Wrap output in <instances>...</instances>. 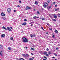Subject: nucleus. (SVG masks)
<instances>
[{"mask_svg": "<svg viewBox=\"0 0 60 60\" xmlns=\"http://www.w3.org/2000/svg\"><path fill=\"white\" fill-rule=\"evenodd\" d=\"M7 29L8 30V31H11V28H10L9 27H7Z\"/></svg>", "mask_w": 60, "mask_h": 60, "instance_id": "4", "label": "nucleus"}, {"mask_svg": "<svg viewBox=\"0 0 60 60\" xmlns=\"http://www.w3.org/2000/svg\"><path fill=\"white\" fill-rule=\"evenodd\" d=\"M20 60H24V59L23 58H21L20 59Z\"/></svg>", "mask_w": 60, "mask_h": 60, "instance_id": "32", "label": "nucleus"}, {"mask_svg": "<svg viewBox=\"0 0 60 60\" xmlns=\"http://www.w3.org/2000/svg\"><path fill=\"white\" fill-rule=\"evenodd\" d=\"M22 56H24L25 57H26V55L25 54H22Z\"/></svg>", "mask_w": 60, "mask_h": 60, "instance_id": "14", "label": "nucleus"}, {"mask_svg": "<svg viewBox=\"0 0 60 60\" xmlns=\"http://www.w3.org/2000/svg\"><path fill=\"white\" fill-rule=\"evenodd\" d=\"M31 38H32L33 37V35L32 34H31L30 36Z\"/></svg>", "mask_w": 60, "mask_h": 60, "instance_id": "26", "label": "nucleus"}, {"mask_svg": "<svg viewBox=\"0 0 60 60\" xmlns=\"http://www.w3.org/2000/svg\"><path fill=\"white\" fill-rule=\"evenodd\" d=\"M44 55H46L47 54V52H44Z\"/></svg>", "mask_w": 60, "mask_h": 60, "instance_id": "16", "label": "nucleus"}, {"mask_svg": "<svg viewBox=\"0 0 60 60\" xmlns=\"http://www.w3.org/2000/svg\"><path fill=\"white\" fill-rule=\"evenodd\" d=\"M33 18L34 19H36V18H37V17L36 16H34L33 17Z\"/></svg>", "mask_w": 60, "mask_h": 60, "instance_id": "19", "label": "nucleus"}, {"mask_svg": "<svg viewBox=\"0 0 60 60\" xmlns=\"http://www.w3.org/2000/svg\"><path fill=\"white\" fill-rule=\"evenodd\" d=\"M19 2L20 3H21V1L19 0Z\"/></svg>", "mask_w": 60, "mask_h": 60, "instance_id": "36", "label": "nucleus"}, {"mask_svg": "<svg viewBox=\"0 0 60 60\" xmlns=\"http://www.w3.org/2000/svg\"><path fill=\"white\" fill-rule=\"evenodd\" d=\"M1 16H5V14H4V13H2L1 14Z\"/></svg>", "mask_w": 60, "mask_h": 60, "instance_id": "6", "label": "nucleus"}, {"mask_svg": "<svg viewBox=\"0 0 60 60\" xmlns=\"http://www.w3.org/2000/svg\"><path fill=\"white\" fill-rule=\"evenodd\" d=\"M31 50H34V49L33 48H31Z\"/></svg>", "mask_w": 60, "mask_h": 60, "instance_id": "21", "label": "nucleus"}, {"mask_svg": "<svg viewBox=\"0 0 60 60\" xmlns=\"http://www.w3.org/2000/svg\"><path fill=\"white\" fill-rule=\"evenodd\" d=\"M24 21H27V20H26V19H24Z\"/></svg>", "mask_w": 60, "mask_h": 60, "instance_id": "34", "label": "nucleus"}, {"mask_svg": "<svg viewBox=\"0 0 60 60\" xmlns=\"http://www.w3.org/2000/svg\"><path fill=\"white\" fill-rule=\"evenodd\" d=\"M26 8L28 9V10H29V9H30V8L28 6H27L26 7Z\"/></svg>", "mask_w": 60, "mask_h": 60, "instance_id": "10", "label": "nucleus"}, {"mask_svg": "<svg viewBox=\"0 0 60 60\" xmlns=\"http://www.w3.org/2000/svg\"><path fill=\"white\" fill-rule=\"evenodd\" d=\"M0 54H3V52H2V51H0Z\"/></svg>", "mask_w": 60, "mask_h": 60, "instance_id": "25", "label": "nucleus"}, {"mask_svg": "<svg viewBox=\"0 0 60 60\" xmlns=\"http://www.w3.org/2000/svg\"><path fill=\"white\" fill-rule=\"evenodd\" d=\"M1 56H3V54H0Z\"/></svg>", "mask_w": 60, "mask_h": 60, "instance_id": "41", "label": "nucleus"}, {"mask_svg": "<svg viewBox=\"0 0 60 60\" xmlns=\"http://www.w3.org/2000/svg\"><path fill=\"white\" fill-rule=\"evenodd\" d=\"M52 58H55V57H52Z\"/></svg>", "mask_w": 60, "mask_h": 60, "instance_id": "58", "label": "nucleus"}, {"mask_svg": "<svg viewBox=\"0 0 60 60\" xmlns=\"http://www.w3.org/2000/svg\"><path fill=\"white\" fill-rule=\"evenodd\" d=\"M48 5V4L47 2H45V3H44V5L43 6L44 8H46Z\"/></svg>", "mask_w": 60, "mask_h": 60, "instance_id": "2", "label": "nucleus"}, {"mask_svg": "<svg viewBox=\"0 0 60 60\" xmlns=\"http://www.w3.org/2000/svg\"><path fill=\"white\" fill-rule=\"evenodd\" d=\"M56 49L57 50V49H58V48H56Z\"/></svg>", "mask_w": 60, "mask_h": 60, "instance_id": "44", "label": "nucleus"}, {"mask_svg": "<svg viewBox=\"0 0 60 60\" xmlns=\"http://www.w3.org/2000/svg\"><path fill=\"white\" fill-rule=\"evenodd\" d=\"M26 56H27V57H28V56H29V55H28V54H27L26 55Z\"/></svg>", "mask_w": 60, "mask_h": 60, "instance_id": "29", "label": "nucleus"}, {"mask_svg": "<svg viewBox=\"0 0 60 60\" xmlns=\"http://www.w3.org/2000/svg\"><path fill=\"white\" fill-rule=\"evenodd\" d=\"M3 28L4 29H5V30H7V29H6V28H5L4 26H3Z\"/></svg>", "mask_w": 60, "mask_h": 60, "instance_id": "17", "label": "nucleus"}, {"mask_svg": "<svg viewBox=\"0 0 60 60\" xmlns=\"http://www.w3.org/2000/svg\"><path fill=\"white\" fill-rule=\"evenodd\" d=\"M55 7H57V5H55Z\"/></svg>", "mask_w": 60, "mask_h": 60, "instance_id": "53", "label": "nucleus"}, {"mask_svg": "<svg viewBox=\"0 0 60 60\" xmlns=\"http://www.w3.org/2000/svg\"><path fill=\"white\" fill-rule=\"evenodd\" d=\"M49 30H52V29L50 28H49Z\"/></svg>", "mask_w": 60, "mask_h": 60, "instance_id": "45", "label": "nucleus"}, {"mask_svg": "<svg viewBox=\"0 0 60 60\" xmlns=\"http://www.w3.org/2000/svg\"><path fill=\"white\" fill-rule=\"evenodd\" d=\"M47 58H46V59H43V60H47Z\"/></svg>", "mask_w": 60, "mask_h": 60, "instance_id": "38", "label": "nucleus"}, {"mask_svg": "<svg viewBox=\"0 0 60 60\" xmlns=\"http://www.w3.org/2000/svg\"><path fill=\"white\" fill-rule=\"evenodd\" d=\"M59 8H57L56 9H55V11H58V10H59Z\"/></svg>", "mask_w": 60, "mask_h": 60, "instance_id": "7", "label": "nucleus"}, {"mask_svg": "<svg viewBox=\"0 0 60 60\" xmlns=\"http://www.w3.org/2000/svg\"><path fill=\"white\" fill-rule=\"evenodd\" d=\"M21 33H23V32H22Z\"/></svg>", "mask_w": 60, "mask_h": 60, "instance_id": "63", "label": "nucleus"}, {"mask_svg": "<svg viewBox=\"0 0 60 60\" xmlns=\"http://www.w3.org/2000/svg\"><path fill=\"white\" fill-rule=\"evenodd\" d=\"M0 48H2V45H0Z\"/></svg>", "mask_w": 60, "mask_h": 60, "instance_id": "43", "label": "nucleus"}, {"mask_svg": "<svg viewBox=\"0 0 60 60\" xmlns=\"http://www.w3.org/2000/svg\"><path fill=\"white\" fill-rule=\"evenodd\" d=\"M53 6V4H51L50 6Z\"/></svg>", "mask_w": 60, "mask_h": 60, "instance_id": "48", "label": "nucleus"}, {"mask_svg": "<svg viewBox=\"0 0 60 60\" xmlns=\"http://www.w3.org/2000/svg\"><path fill=\"white\" fill-rule=\"evenodd\" d=\"M47 25H48V26H49V23H47Z\"/></svg>", "mask_w": 60, "mask_h": 60, "instance_id": "46", "label": "nucleus"}, {"mask_svg": "<svg viewBox=\"0 0 60 60\" xmlns=\"http://www.w3.org/2000/svg\"><path fill=\"white\" fill-rule=\"evenodd\" d=\"M20 7V6H19V5H18L17 6V7Z\"/></svg>", "mask_w": 60, "mask_h": 60, "instance_id": "52", "label": "nucleus"}, {"mask_svg": "<svg viewBox=\"0 0 60 60\" xmlns=\"http://www.w3.org/2000/svg\"><path fill=\"white\" fill-rule=\"evenodd\" d=\"M43 57H44V58H47V57H46L45 56H44Z\"/></svg>", "mask_w": 60, "mask_h": 60, "instance_id": "42", "label": "nucleus"}, {"mask_svg": "<svg viewBox=\"0 0 60 60\" xmlns=\"http://www.w3.org/2000/svg\"><path fill=\"white\" fill-rule=\"evenodd\" d=\"M10 28H11V29H12V27H11Z\"/></svg>", "mask_w": 60, "mask_h": 60, "instance_id": "56", "label": "nucleus"}, {"mask_svg": "<svg viewBox=\"0 0 60 60\" xmlns=\"http://www.w3.org/2000/svg\"><path fill=\"white\" fill-rule=\"evenodd\" d=\"M46 34H48V32L46 33Z\"/></svg>", "mask_w": 60, "mask_h": 60, "instance_id": "57", "label": "nucleus"}, {"mask_svg": "<svg viewBox=\"0 0 60 60\" xmlns=\"http://www.w3.org/2000/svg\"><path fill=\"white\" fill-rule=\"evenodd\" d=\"M50 2V1L49 0V1H47V2L48 3H49V2Z\"/></svg>", "mask_w": 60, "mask_h": 60, "instance_id": "37", "label": "nucleus"}, {"mask_svg": "<svg viewBox=\"0 0 60 60\" xmlns=\"http://www.w3.org/2000/svg\"><path fill=\"white\" fill-rule=\"evenodd\" d=\"M25 10H27V9L26 8H25Z\"/></svg>", "mask_w": 60, "mask_h": 60, "instance_id": "54", "label": "nucleus"}, {"mask_svg": "<svg viewBox=\"0 0 60 60\" xmlns=\"http://www.w3.org/2000/svg\"><path fill=\"white\" fill-rule=\"evenodd\" d=\"M46 55V56H49V55L47 54V53Z\"/></svg>", "mask_w": 60, "mask_h": 60, "instance_id": "31", "label": "nucleus"}, {"mask_svg": "<svg viewBox=\"0 0 60 60\" xmlns=\"http://www.w3.org/2000/svg\"><path fill=\"white\" fill-rule=\"evenodd\" d=\"M52 20H53V21H54V22L56 21V20L55 19H53Z\"/></svg>", "mask_w": 60, "mask_h": 60, "instance_id": "22", "label": "nucleus"}, {"mask_svg": "<svg viewBox=\"0 0 60 60\" xmlns=\"http://www.w3.org/2000/svg\"><path fill=\"white\" fill-rule=\"evenodd\" d=\"M38 18H39V17H38Z\"/></svg>", "mask_w": 60, "mask_h": 60, "instance_id": "62", "label": "nucleus"}, {"mask_svg": "<svg viewBox=\"0 0 60 60\" xmlns=\"http://www.w3.org/2000/svg\"><path fill=\"white\" fill-rule=\"evenodd\" d=\"M26 49H27V47H26Z\"/></svg>", "mask_w": 60, "mask_h": 60, "instance_id": "59", "label": "nucleus"}, {"mask_svg": "<svg viewBox=\"0 0 60 60\" xmlns=\"http://www.w3.org/2000/svg\"><path fill=\"white\" fill-rule=\"evenodd\" d=\"M37 13H38V11H37Z\"/></svg>", "mask_w": 60, "mask_h": 60, "instance_id": "61", "label": "nucleus"}, {"mask_svg": "<svg viewBox=\"0 0 60 60\" xmlns=\"http://www.w3.org/2000/svg\"><path fill=\"white\" fill-rule=\"evenodd\" d=\"M41 19L43 20H44V18H41Z\"/></svg>", "mask_w": 60, "mask_h": 60, "instance_id": "18", "label": "nucleus"}, {"mask_svg": "<svg viewBox=\"0 0 60 60\" xmlns=\"http://www.w3.org/2000/svg\"><path fill=\"white\" fill-rule=\"evenodd\" d=\"M54 16L55 19H56V18H57V16L56 15H54Z\"/></svg>", "mask_w": 60, "mask_h": 60, "instance_id": "9", "label": "nucleus"}, {"mask_svg": "<svg viewBox=\"0 0 60 60\" xmlns=\"http://www.w3.org/2000/svg\"><path fill=\"white\" fill-rule=\"evenodd\" d=\"M53 4H55V2H52Z\"/></svg>", "mask_w": 60, "mask_h": 60, "instance_id": "39", "label": "nucleus"}, {"mask_svg": "<svg viewBox=\"0 0 60 60\" xmlns=\"http://www.w3.org/2000/svg\"><path fill=\"white\" fill-rule=\"evenodd\" d=\"M23 42H28V39L27 38L25 37L22 38Z\"/></svg>", "mask_w": 60, "mask_h": 60, "instance_id": "1", "label": "nucleus"}, {"mask_svg": "<svg viewBox=\"0 0 60 60\" xmlns=\"http://www.w3.org/2000/svg\"><path fill=\"white\" fill-rule=\"evenodd\" d=\"M16 11H16V10H15L14 11V12H16Z\"/></svg>", "mask_w": 60, "mask_h": 60, "instance_id": "40", "label": "nucleus"}, {"mask_svg": "<svg viewBox=\"0 0 60 60\" xmlns=\"http://www.w3.org/2000/svg\"><path fill=\"white\" fill-rule=\"evenodd\" d=\"M49 8H51V6L49 7Z\"/></svg>", "mask_w": 60, "mask_h": 60, "instance_id": "47", "label": "nucleus"}, {"mask_svg": "<svg viewBox=\"0 0 60 60\" xmlns=\"http://www.w3.org/2000/svg\"><path fill=\"white\" fill-rule=\"evenodd\" d=\"M55 36V35L54 34H52V37L53 38H54Z\"/></svg>", "mask_w": 60, "mask_h": 60, "instance_id": "15", "label": "nucleus"}, {"mask_svg": "<svg viewBox=\"0 0 60 60\" xmlns=\"http://www.w3.org/2000/svg\"><path fill=\"white\" fill-rule=\"evenodd\" d=\"M31 26H33V24H31Z\"/></svg>", "mask_w": 60, "mask_h": 60, "instance_id": "55", "label": "nucleus"}, {"mask_svg": "<svg viewBox=\"0 0 60 60\" xmlns=\"http://www.w3.org/2000/svg\"><path fill=\"white\" fill-rule=\"evenodd\" d=\"M34 59V57H32L29 59V60H32Z\"/></svg>", "mask_w": 60, "mask_h": 60, "instance_id": "8", "label": "nucleus"}, {"mask_svg": "<svg viewBox=\"0 0 60 60\" xmlns=\"http://www.w3.org/2000/svg\"><path fill=\"white\" fill-rule=\"evenodd\" d=\"M50 17H51V18H52V16L51 15H50Z\"/></svg>", "mask_w": 60, "mask_h": 60, "instance_id": "49", "label": "nucleus"}, {"mask_svg": "<svg viewBox=\"0 0 60 60\" xmlns=\"http://www.w3.org/2000/svg\"><path fill=\"white\" fill-rule=\"evenodd\" d=\"M55 32H56V33H58V31H57L56 30H55Z\"/></svg>", "mask_w": 60, "mask_h": 60, "instance_id": "13", "label": "nucleus"}, {"mask_svg": "<svg viewBox=\"0 0 60 60\" xmlns=\"http://www.w3.org/2000/svg\"><path fill=\"white\" fill-rule=\"evenodd\" d=\"M10 39L11 40H13V38H12V37H11V38Z\"/></svg>", "mask_w": 60, "mask_h": 60, "instance_id": "28", "label": "nucleus"}, {"mask_svg": "<svg viewBox=\"0 0 60 60\" xmlns=\"http://www.w3.org/2000/svg\"><path fill=\"white\" fill-rule=\"evenodd\" d=\"M41 28H42V29H43V30H44V29H43V27H41Z\"/></svg>", "mask_w": 60, "mask_h": 60, "instance_id": "51", "label": "nucleus"}, {"mask_svg": "<svg viewBox=\"0 0 60 60\" xmlns=\"http://www.w3.org/2000/svg\"><path fill=\"white\" fill-rule=\"evenodd\" d=\"M46 50L47 51H49V49L48 48H47L46 49Z\"/></svg>", "mask_w": 60, "mask_h": 60, "instance_id": "35", "label": "nucleus"}, {"mask_svg": "<svg viewBox=\"0 0 60 60\" xmlns=\"http://www.w3.org/2000/svg\"><path fill=\"white\" fill-rule=\"evenodd\" d=\"M7 11L9 13L11 11V9L10 8H8L7 10Z\"/></svg>", "mask_w": 60, "mask_h": 60, "instance_id": "3", "label": "nucleus"}, {"mask_svg": "<svg viewBox=\"0 0 60 60\" xmlns=\"http://www.w3.org/2000/svg\"><path fill=\"white\" fill-rule=\"evenodd\" d=\"M26 25V23L25 22L24 23L22 24V26H24V25Z\"/></svg>", "mask_w": 60, "mask_h": 60, "instance_id": "5", "label": "nucleus"}, {"mask_svg": "<svg viewBox=\"0 0 60 60\" xmlns=\"http://www.w3.org/2000/svg\"><path fill=\"white\" fill-rule=\"evenodd\" d=\"M57 16L58 17H60V14H58Z\"/></svg>", "mask_w": 60, "mask_h": 60, "instance_id": "27", "label": "nucleus"}, {"mask_svg": "<svg viewBox=\"0 0 60 60\" xmlns=\"http://www.w3.org/2000/svg\"><path fill=\"white\" fill-rule=\"evenodd\" d=\"M5 36V35L4 34H2L1 37H3Z\"/></svg>", "mask_w": 60, "mask_h": 60, "instance_id": "11", "label": "nucleus"}, {"mask_svg": "<svg viewBox=\"0 0 60 60\" xmlns=\"http://www.w3.org/2000/svg\"><path fill=\"white\" fill-rule=\"evenodd\" d=\"M53 54L54 55H55V56H57V55L55 53H53Z\"/></svg>", "mask_w": 60, "mask_h": 60, "instance_id": "24", "label": "nucleus"}, {"mask_svg": "<svg viewBox=\"0 0 60 60\" xmlns=\"http://www.w3.org/2000/svg\"><path fill=\"white\" fill-rule=\"evenodd\" d=\"M38 14H39V15H40V13L38 11Z\"/></svg>", "mask_w": 60, "mask_h": 60, "instance_id": "30", "label": "nucleus"}, {"mask_svg": "<svg viewBox=\"0 0 60 60\" xmlns=\"http://www.w3.org/2000/svg\"><path fill=\"white\" fill-rule=\"evenodd\" d=\"M11 48L10 47H8V49L9 50H11Z\"/></svg>", "mask_w": 60, "mask_h": 60, "instance_id": "23", "label": "nucleus"}, {"mask_svg": "<svg viewBox=\"0 0 60 60\" xmlns=\"http://www.w3.org/2000/svg\"><path fill=\"white\" fill-rule=\"evenodd\" d=\"M48 54H51V52H49Z\"/></svg>", "mask_w": 60, "mask_h": 60, "instance_id": "33", "label": "nucleus"}, {"mask_svg": "<svg viewBox=\"0 0 60 60\" xmlns=\"http://www.w3.org/2000/svg\"><path fill=\"white\" fill-rule=\"evenodd\" d=\"M55 60H57L56 59Z\"/></svg>", "mask_w": 60, "mask_h": 60, "instance_id": "60", "label": "nucleus"}, {"mask_svg": "<svg viewBox=\"0 0 60 60\" xmlns=\"http://www.w3.org/2000/svg\"><path fill=\"white\" fill-rule=\"evenodd\" d=\"M37 18H38V17H37Z\"/></svg>", "mask_w": 60, "mask_h": 60, "instance_id": "64", "label": "nucleus"}, {"mask_svg": "<svg viewBox=\"0 0 60 60\" xmlns=\"http://www.w3.org/2000/svg\"><path fill=\"white\" fill-rule=\"evenodd\" d=\"M1 19H4V20L6 19V18L5 17H2Z\"/></svg>", "mask_w": 60, "mask_h": 60, "instance_id": "12", "label": "nucleus"}, {"mask_svg": "<svg viewBox=\"0 0 60 60\" xmlns=\"http://www.w3.org/2000/svg\"><path fill=\"white\" fill-rule=\"evenodd\" d=\"M37 1H35V4H38V3H37Z\"/></svg>", "mask_w": 60, "mask_h": 60, "instance_id": "20", "label": "nucleus"}, {"mask_svg": "<svg viewBox=\"0 0 60 60\" xmlns=\"http://www.w3.org/2000/svg\"><path fill=\"white\" fill-rule=\"evenodd\" d=\"M31 54L32 55H34V54H33V53H31Z\"/></svg>", "mask_w": 60, "mask_h": 60, "instance_id": "50", "label": "nucleus"}]
</instances>
